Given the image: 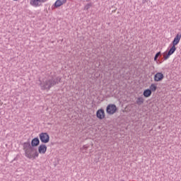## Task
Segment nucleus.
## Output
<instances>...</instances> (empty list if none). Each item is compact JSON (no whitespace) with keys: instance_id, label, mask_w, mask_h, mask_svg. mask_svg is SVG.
Instances as JSON below:
<instances>
[{"instance_id":"obj_1","label":"nucleus","mask_w":181,"mask_h":181,"mask_svg":"<svg viewBox=\"0 0 181 181\" xmlns=\"http://www.w3.org/2000/svg\"><path fill=\"white\" fill-rule=\"evenodd\" d=\"M26 158L28 159H32V158H37L39 156V153L35 150L34 147H31L25 151Z\"/></svg>"},{"instance_id":"obj_2","label":"nucleus","mask_w":181,"mask_h":181,"mask_svg":"<svg viewBox=\"0 0 181 181\" xmlns=\"http://www.w3.org/2000/svg\"><path fill=\"white\" fill-rule=\"evenodd\" d=\"M60 81H62V77L60 76L52 78L51 80H49L47 82V86H48V90L50 89V87H53V86H56V84H59Z\"/></svg>"},{"instance_id":"obj_3","label":"nucleus","mask_w":181,"mask_h":181,"mask_svg":"<svg viewBox=\"0 0 181 181\" xmlns=\"http://www.w3.org/2000/svg\"><path fill=\"white\" fill-rule=\"evenodd\" d=\"M106 112L108 115H114L117 112V105L114 104H110L106 107Z\"/></svg>"},{"instance_id":"obj_4","label":"nucleus","mask_w":181,"mask_h":181,"mask_svg":"<svg viewBox=\"0 0 181 181\" xmlns=\"http://www.w3.org/2000/svg\"><path fill=\"white\" fill-rule=\"evenodd\" d=\"M175 52H176V45H173V46L169 49L168 54L164 56V60H168V59H169L170 56H172V54L175 53Z\"/></svg>"},{"instance_id":"obj_5","label":"nucleus","mask_w":181,"mask_h":181,"mask_svg":"<svg viewBox=\"0 0 181 181\" xmlns=\"http://www.w3.org/2000/svg\"><path fill=\"white\" fill-rule=\"evenodd\" d=\"M96 117L99 119H104L105 118V112L103 109H100L96 112Z\"/></svg>"},{"instance_id":"obj_6","label":"nucleus","mask_w":181,"mask_h":181,"mask_svg":"<svg viewBox=\"0 0 181 181\" xmlns=\"http://www.w3.org/2000/svg\"><path fill=\"white\" fill-rule=\"evenodd\" d=\"M165 76L162 72H158L154 75V81L158 82V81H162L163 80Z\"/></svg>"},{"instance_id":"obj_7","label":"nucleus","mask_w":181,"mask_h":181,"mask_svg":"<svg viewBox=\"0 0 181 181\" xmlns=\"http://www.w3.org/2000/svg\"><path fill=\"white\" fill-rule=\"evenodd\" d=\"M45 1V0H30V4L32 6L37 8V6H40V4H43Z\"/></svg>"},{"instance_id":"obj_8","label":"nucleus","mask_w":181,"mask_h":181,"mask_svg":"<svg viewBox=\"0 0 181 181\" xmlns=\"http://www.w3.org/2000/svg\"><path fill=\"white\" fill-rule=\"evenodd\" d=\"M180 39H181V33H178L174 37V40L172 42V45H174L175 46H177V45H179V42H180Z\"/></svg>"},{"instance_id":"obj_9","label":"nucleus","mask_w":181,"mask_h":181,"mask_svg":"<svg viewBox=\"0 0 181 181\" xmlns=\"http://www.w3.org/2000/svg\"><path fill=\"white\" fill-rule=\"evenodd\" d=\"M67 2V0H57L54 3V7L59 8V6H62V5H64Z\"/></svg>"},{"instance_id":"obj_10","label":"nucleus","mask_w":181,"mask_h":181,"mask_svg":"<svg viewBox=\"0 0 181 181\" xmlns=\"http://www.w3.org/2000/svg\"><path fill=\"white\" fill-rule=\"evenodd\" d=\"M40 144V141L39 138L35 137L31 141V146L34 148V146H37Z\"/></svg>"},{"instance_id":"obj_11","label":"nucleus","mask_w":181,"mask_h":181,"mask_svg":"<svg viewBox=\"0 0 181 181\" xmlns=\"http://www.w3.org/2000/svg\"><path fill=\"white\" fill-rule=\"evenodd\" d=\"M39 153H46V145L42 144L38 147Z\"/></svg>"},{"instance_id":"obj_12","label":"nucleus","mask_w":181,"mask_h":181,"mask_svg":"<svg viewBox=\"0 0 181 181\" xmlns=\"http://www.w3.org/2000/svg\"><path fill=\"white\" fill-rule=\"evenodd\" d=\"M23 147L25 151H28V149L32 148V146L30 145V142H25L23 144Z\"/></svg>"},{"instance_id":"obj_13","label":"nucleus","mask_w":181,"mask_h":181,"mask_svg":"<svg viewBox=\"0 0 181 181\" xmlns=\"http://www.w3.org/2000/svg\"><path fill=\"white\" fill-rule=\"evenodd\" d=\"M152 95V91L150 89H146L144 91L143 95H144L146 98L148 97H151Z\"/></svg>"},{"instance_id":"obj_14","label":"nucleus","mask_w":181,"mask_h":181,"mask_svg":"<svg viewBox=\"0 0 181 181\" xmlns=\"http://www.w3.org/2000/svg\"><path fill=\"white\" fill-rule=\"evenodd\" d=\"M145 101V100L144 99V97H139L137 98L136 100V104H137V105H142V103Z\"/></svg>"},{"instance_id":"obj_15","label":"nucleus","mask_w":181,"mask_h":181,"mask_svg":"<svg viewBox=\"0 0 181 181\" xmlns=\"http://www.w3.org/2000/svg\"><path fill=\"white\" fill-rule=\"evenodd\" d=\"M46 133H41L40 134V139L41 141V142H43L44 144H46Z\"/></svg>"},{"instance_id":"obj_16","label":"nucleus","mask_w":181,"mask_h":181,"mask_svg":"<svg viewBox=\"0 0 181 181\" xmlns=\"http://www.w3.org/2000/svg\"><path fill=\"white\" fill-rule=\"evenodd\" d=\"M40 86L41 87V90H46V82L45 81H42V79L40 78Z\"/></svg>"},{"instance_id":"obj_17","label":"nucleus","mask_w":181,"mask_h":181,"mask_svg":"<svg viewBox=\"0 0 181 181\" xmlns=\"http://www.w3.org/2000/svg\"><path fill=\"white\" fill-rule=\"evenodd\" d=\"M91 6H93V3H88L87 4H86L84 6V11H88V9H90V8H91Z\"/></svg>"},{"instance_id":"obj_18","label":"nucleus","mask_w":181,"mask_h":181,"mask_svg":"<svg viewBox=\"0 0 181 181\" xmlns=\"http://www.w3.org/2000/svg\"><path fill=\"white\" fill-rule=\"evenodd\" d=\"M156 85H155V83H152L151 86H150V89L151 91H156Z\"/></svg>"},{"instance_id":"obj_19","label":"nucleus","mask_w":181,"mask_h":181,"mask_svg":"<svg viewBox=\"0 0 181 181\" xmlns=\"http://www.w3.org/2000/svg\"><path fill=\"white\" fill-rule=\"evenodd\" d=\"M88 149V146L84 145L82 148H81V151L83 153H86V151Z\"/></svg>"},{"instance_id":"obj_20","label":"nucleus","mask_w":181,"mask_h":181,"mask_svg":"<svg viewBox=\"0 0 181 181\" xmlns=\"http://www.w3.org/2000/svg\"><path fill=\"white\" fill-rule=\"evenodd\" d=\"M159 56H160V52H158L156 54L154 57V62H156L158 60V57H159Z\"/></svg>"},{"instance_id":"obj_21","label":"nucleus","mask_w":181,"mask_h":181,"mask_svg":"<svg viewBox=\"0 0 181 181\" xmlns=\"http://www.w3.org/2000/svg\"><path fill=\"white\" fill-rule=\"evenodd\" d=\"M49 134H46V143L49 142Z\"/></svg>"},{"instance_id":"obj_22","label":"nucleus","mask_w":181,"mask_h":181,"mask_svg":"<svg viewBox=\"0 0 181 181\" xmlns=\"http://www.w3.org/2000/svg\"><path fill=\"white\" fill-rule=\"evenodd\" d=\"M86 2H90V0H86Z\"/></svg>"}]
</instances>
